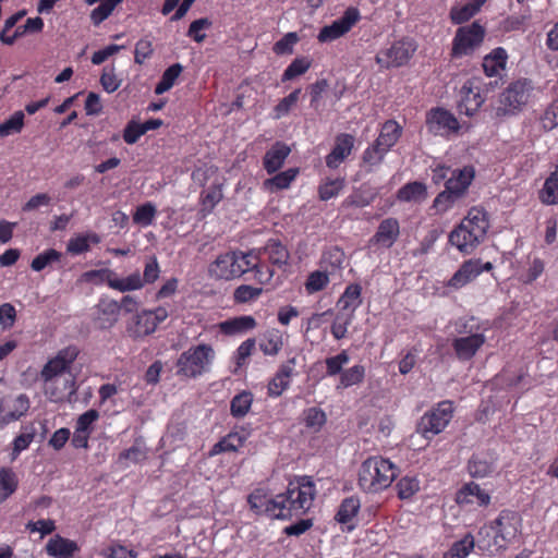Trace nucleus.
Here are the masks:
<instances>
[{
	"mask_svg": "<svg viewBox=\"0 0 558 558\" xmlns=\"http://www.w3.org/2000/svg\"><path fill=\"white\" fill-rule=\"evenodd\" d=\"M398 475L397 466L379 456L366 459L359 471V485L367 493L380 492L391 485Z\"/></svg>",
	"mask_w": 558,
	"mask_h": 558,
	"instance_id": "1",
	"label": "nucleus"
},
{
	"mask_svg": "<svg viewBox=\"0 0 558 558\" xmlns=\"http://www.w3.org/2000/svg\"><path fill=\"white\" fill-rule=\"evenodd\" d=\"M282 497V512H289L287 519L308 511L316 496V485L310 476H299L289 483L287 492L279 494Z\"/></svg>",
	"mask_w": 558,
	"mask_h": 558,
	"instance_id": "2",
	"label": "nucleus"
},
{
	"mask_svg": "<svg viewBox=\"0 0 558 558\" xmlns=\"http://www.w3.org/2000/svg\"><path fill=\"white\" fill-rule=\"evenodd\" d=\"M216 353L210 344L201 343L181 353L175 366L177 374L184 378H197L210 369Z\"/></svg>",
	"mask_w": 558,
	"mask_h": 558,
	"instance_id": "3",
	"label": "nucleus"
},
{
	"mask_svg": "<svg viewBox=\"0 0 558 558\" xmlns=\"http://www.w3.org/2000/svg\"><path fill=\"white\" fill-rule=\"evenodd\" d=\"M517 535V526L509 515L500 514L489 524L482 526L477 533V546L483 550H499Z\"/></svg>",
	"mask_w": 558,
	"mask_h": 558,
	"instance_id": "4",
	"label": "nucleus"
},
{
	"mask_svg": "<svg viewBox=\"0 0 558 558\" xmlns=\"http://www.w3.org/2000/svg\"><path fill=\"white\" fill-rule=\"evenodd\" d=\"M533 87L527 80L511 83L500 95L496 116L504 117L520 111L529 101Z\"/></svg>",
	"mask_w": 558,
	"mask_h": 558,
	"instance_id": "5",
	"label": "nucleus"
},
{
	"mask_svg": "<svg viewBox=\"0 0 558 558\" xmlns=\"http://www.w3.org/2000/svg\"><path fill=\"white\" fill-rule=\"evenodd\" d=\"M453 403L441 401L430 411L426 412L417 424V432L426 439L440 434L453 416Z\"/></svg>",
	"mask_w": 558,
	"mask_h": 558,
	"instance_id": "6",
	"label": "nucleus"
},
{
	"mask_svg": "<svg viewBox=\"0 0 558 558\" xmlns=\"http://www.w3.org/2000/svg\"><path fill=\"white\" fill-rule=\"evenodd\" d=\"M168 317V311L159 306L136 313L126 324V332L132 339H142L154 333L160 323Z\"/></svg>",
	"mask_w": 558,
	"mask_h": 558,
	"instance_id": "7",
	"label": "nucleus"
},
{
	"mask_svg": "<svg viewBox=\"0 0 558 558\" xmlns=\"http://www.w3.org/2000/svg\"><path fill=\"white\" fill-rule=\"evenodd\" d=\"M78 350L76 347L70 345L60 350L57 355L50 359L43 367L39 379L45 383H51L56 378H60L71 374V365L76 360Z\"/></svg>",
	"mask_w": 558,
	"mask_h": 558,
	"instance_id": "8",
	"label": "nucleus"
},
{
	"mask_svg": "<svg viewBox=\"0 0 558 558\" xmlns=\"http://www.w3.org/2000/svg\"><path fill=\"white\" fill-rule=\"evenodd\" d=\"M485 29L477 22L458 28L452 41V57L471 54L483 41Z\"/></svg>",
	"mask_w": 558,
	"mask_h": 558,
	"instance_id": "9",
	"label": "nucleus"
},
{
	"mask_svg": "<svg viewBox=\"0 0 558 558\" xmlns=\"http://www.w3.org/2000/svg\"><path fill=\"white\" fill-rule=\"evenodd\" d=\"M416 45L410 39H402L376 54V62L383 68L401 66L412 58Z\"/></svg>",
	"mask_w": 558,
	"mask_h": 558,
	"instance_id": "10",
	"label": "nucleus"
},
{
	"mask_svg": "<svg viewBox=\"0 0 558 558\" xmlns=\"http://www.w3.org/2000/svg\"><path fill=\"white\" fill-rule=\"evenodd\" d=\"M282 497L277 495L274 498H268L264 489H255L247 497V502L251 509L257 514H266L272 519L287 520L289 512H282Z\"/></svg>",
	"mask_w": 558,
	"mask_h": 558,
	"instance_id": "11",
	"label": "nucleus"
},
{
	"mask_svg": "<svg viewBox=\"0 0 558 558\" xmlns=\"http://www.w3.org/2000/svg\"><path fill=\"white\" fill-rule=\"evenodd\" d=\"M426 125L430 133L444 137L457 134L460 129L457 118L444 108L430 109L426 116Z\"/></svg>",
	"mask_w": 558,
	"mask_h": 558,
	"instance_id": "12",
	"label": "nucleus"
},
{
	"mask_svg": "<svg viewBox=\"0 0 558 558\" xmlns=\"http://www.w3.org/2000/svg\"><path fill=\"white\" fill-rule=\"evenodd\" d=\"M360 19L361 15L356 8H348L341 17L335 20L330 25H326L319 31L317 36L318 41L330 43L342 37L351 31Z\"/></svg>",
	"mask_w": 558,
	"mask_h": 558,
	"instance_id": "13",
	"label": "nucleus"
},
{
	"mask_svg": "<svg viewBox=\"0 0 558 558\" xmlns=\"http://www.w3.org/2000/svg\"><path fill=\"white\" fill-rule=\"evenodd\" d=\"M461 99L459 101V111L468 117L474 116L485 101L482 94V83L478 77L469 78L461 87Z\"/></svg>",
	"mask_w": 558,
	"mask_h": 558,
	"instance_id": "14",
	"label": "nucleus"
},
{
	"mask_svg": "<svg viewBox=\"0 0 558 558\" xmlns=\"http://www.w3.org/2000/svg\"><path fill=\"white\" fill-rule=\"evenodd\" d=\"M208 275L215 280H233L240 278L235 252H227L217 256L208 266Z\"/></svg>",
	"mask_w": 558,
	"mask_h": 558,
	"instance_id": "15",
	"label": "nucleus"
},
{
	"mask_svg": "<svg viewBox=\"0 0 558 558\" xmlns=\"http://www.w3.org/2000/svg\"><path fill=\"white\" fill-rule=\"evenodd\" d=\"M44 393L51 402L71 401V397L76 392V384L74 375L68 374L60 378L53 379L51 383L44 384Z\"/></svg>",
	"mask_w": 558,
	"mask_h": 558,
	"instance_id": "16",
	"label": "nucleus"
},
{
	"mask_svg": "<svg viewBox=\"0 0 558 558\" xmlns=\"http://www.w3.org/2000/svg\"><path fill=\"white\" fill-rule=\"evenodd\" d=\"M493 268L492 263H482L480 259H470L464 262L448 281V286L460 289L474 280L483 271H489Z\"/></svg>",
	"mask_w": 558,
	"mask_h": 558,
	"instance_id": "17",
	"label": "nucleus"
},
{
	"mask_svg": "<svg viewBox=\"0 0 558 558\" xmlns=\"http://www.w3.org/2000/svg\"><path fill=\"white\" fill-rule=\"evenodd\" d=\"M486 337L483 332L463 335L452 340V348L460 361L471 360L483 347Z\"/></svg>",
	"mask_w": 558,
	"mask_h": 558,
	"instance_id": "18",
	"label": "nucleus"
},
{
	"mask_svg": "<svg viewBox=\"0 0 558 558\" xmlns=\"http://www.w3.org/2000/svg\"><path fill=\"white\" fill-rule=\"evenodd\" d=\"M400 235V225L396 218L389 217L384 219L375 234L369 240L371 244L384 248H390Z\"/></svg>",
	"mask_w": 558,
	"mask_h": 558,
	"instance_id": "19",
	"label": "nucleus"
},
{
	"mask_svg": "<svg viewBox=\"0 0 558 558\" xmlns=\"http://www.w3.org/2000/svg\"><path fill=\"white\" fill-rule=\"evenodd\" d=\"M355 138L348 133H341L336 136L335 146L326 156V166L331 169L338 168L354 148Z\"/></svg>",
	"mask_w": 558,
	"mask_h": 558,
	"instance_id": "20",
	"label": "nucleus"
},
{
	"mask_svg": "<svg viewBox=\"0 0 558 558\" xmlns=\"http://www.w3.org/2000/svg\"><path fill=\"white\" fill-rule=\"evenodd\" d=\"M483 241V239L461 223L449 234V242L464 254H471Z\"/></svg>",
	"mask_w": 558,
	"mask_h": 558,
	"instance_id": "21",
	"label": "nucleus"
},
{
	"mask_svg": "<svg viewBox=\"0 0 558 558\" xmlns=\"http://www.w3.org/2000/svg\"><path fill=\"white\" fill-rule=\"evenodd\" d=\"M451 175L446 181V187L451 194L462 196L472 183L475 171L473 167L466 166L462 169L451 170Z\"/></svg>",
	"mask_w": 558,
	"mask_h": 558,
	"instance_id": "22",
	"label": "nucleus"
},
{
	"mask_svg": "<svg viewBox=\"0 0 558 558\" xmlns=\"http://www.w3.org/2000/svg\"><path fill=\"white\" fill-rule=\"evenodd\" d=\"M457 502L460 505L476 504L487 506L490 502L489 494L475 483L465 484L457 494Z\"/></svg>",
	"mask_w": 558,
	"mask_h": 558,
	"instance_id": "23",
	"label": "nucleus"
},
{
	"mask_svg": "<svg viewBox=\"0 0 558 558\" xmlns=\"http://www.w3.org/2000/svg\"><path fill=\"white\" fill-rule=\"evenodd\" d=\"M78 550L76 542L54 535L46 544V551L53 558H72Z\"/></svg>",
	"mask_w": 558,
	"mask_h": 558,
	"instance_id": "24",
	"label": "nucleus"
},
{
	"mask_svg": "<svg viewBox=\"0 0 558 558\" xmlns=\"http://www.w3.org/2000/svg\"><path fill=\"white\" fill-rule=\"evenodd\" d=\"M472 230L478 238L485 239L489 228L488 215L480 207H473L469 210L466 217L460 222Z\"/></svg>",
	"mask_w": 558,
	"mask_h": 558,
	"instance_id": "25",
	"label": "nucleus"
},
{
	"mask_svg": "<svg viewBox=\"0 0 558 558\" xmlns=\"http://www.w3.org/2000/svg\"><path fill=\"white\" fill-rule=\"evenodd\" d=\"M290 151L291 149L288 145L281 142H277L269 150H267L264 156L265 170L269 174L278 171L284 163V160L289 156Z\"/></svg>",
	"mask_w": 558,
	"mask_h": 558,
	"instance_id": "26",
	"label": "nucleus"
},
{
	"mask_svg": "<svg viewBox=\"0 0 558 558\" xmlns=\"http://www.w3.org/2000/svg\"><path fill=\"white\" fill-rule=\"evenodd\" d=\"M258 251H262V254L266 255L269 263L278 268L284 267L290 258L289 251L278 240H269L266 245Z\"/></svg>",
	"mask_w": 558,
	"mask_h": 558,
	"instance_id": "27",
	"label": "nucleus"
},
{
	"mask_svg": "<svg viewBox=\"0 0 558 558\" xmlns=\"http://www.w3.org/2000/svg\"><path fill=\"white\" fill-rule=\"evenodd\" d=\"M427 196L426 185L418 181L407 183L397 192V199L404 203H422Z\"/></svg>",
	"mask_w": 558,
	"mask_h": 558,
	"instance_id": "28",
	"label": "nucleus"
},
{
	"mask_svg": "<svg viewBox=\"0 0 558 558\" xmlns=\"http://www.w3.org/2000/svg\"><path fill=\"white\" fill-rule=\"evenodd\" d=\"M343 262V251L338 247H331L323 254L320 259V268L326 270L333 279H336L340 276Z\"/></svg>",
	"mask_w": 558,
	"mask_h": 558,
	"instance_id": "29",
	"label": "nucleus"
},
{
	"mask_svg": "<svg viewBox=\"0 0 558 558\" xmlns=\"http://www.w3.org/2000/svg\"><path fill=\"white\" fill-rule=\"evenodd\" d=\"M260 351L268 356H276L283 347V337L280 330L270 328L266 330L259 340Z\"/></svg>",
	"mask_w": 558,
	"mask_h": 558,
	"instance_id": "30",
	"label": "nucleus"
},
{
	"mask_svg": "<svg viewBox=\"0 0 558 558\" xmlns=\"http://www.w3.org/2000/svg\"><path fill=\"white\" fill-rule=\"evenodd\" d=\"M487 0H471L464 4H457L450 10V19L453 24H462L472 19Z\"/></svg>",
	"mask_w": 558,
	"mask_h": 558,
	"instance_id": "31",
	"label": "nucleus"
},
{
	"mask_svg": "<svg viewBox=\"0 0 558 558\" xmlns=\"http://www.w3.org/2000/svg\"><path fill=\"white\" fill-rule=\"evenodd\" d=\"M507 57V52L504 48L499 47L494 49L483 60L482 65L485 74L489 77L499 75L500 72L506 68Z\"/></svg>",
	"mask_w": 558,
	"mask_h": 558,
	"instance_id": "32",
	"label": "nucleus"
},
{
	"mask_svg": "<svg viewBox=\"0 0 558 558\" xmlns=\"http://www.w3.org/2000/svg\"><path fill=\"white\" fill-rule=\"evenodd\" d=\"M400 136L401 126L396 121L389 120L381 126L380 133L375 142L389 151L396 145Z\"/></svg>",
	"mask_w": 558,
	"mask_h": 558,
	"instance_id": "33",
	"label": "nucleus"
},
{
	"mask_svg": "<svg viewBox=\"0 0 558 558\" xmlns=\"http://www.w3.org/2000/svg\"><path fill=\"white\" fill-rule=\"evenodd\" d=\"M31 401L27 395L20 393L8 403V411L3 416L5 423L14 422L24 416L29 410Z\"/></svg>",
	"mask_w": 558,
	"mask_h": 558,
	"instance_id": "34",
	"label": "nucleus"
},
{
	"mask_svg": "<svg viewBox=\"0 0 558 558\" xmlns=\"http://www.w3.org/2000/svg\"><path fill=\"white\" fill-rule=\"evenodd\" d=\"M256 327V320L251 315L239 316L220 324V329L227 335L242 333Z\"/></svg>",
	"mask_w": 558,
	"mask_h": 558,
	"instance_id": "35",
	"label": "nucleus"
},
{
	"mask_svg": "<svg viewBox=\"0 0 558 558\" xmlns=\"http://www.w3.org/2000/svg\"><path fill=\"white\" fill-rule=\"evenodd\" d=\"M362 288L357 283H351L345 289L340 299L338 300V306L342 310H348L353 313L362 304Z\"/></svg>",
	"mask_w": 558,
	"mask_h": 558,
	"instance_id": "36",
	"label": "nucleus"
},
{
	"mask_svg": "<svg viewBox=\"0 0 558 558\" xmlns=\"http://www.w3.org/2000/svg\"><path fill=\"white\" fill-rule=\"evenodd\" d=\"M100 236L95 232L78 234L71 238L66 244V251L73 255H80L89 251V244H98Z\"/></svg>",
	"mask_w": 558,
	"mask_h": 558,
	"instance_id": "37",
	"label": "nucleus"
},
{
	"mask_svg": "<svg viewBox=\"0 0 558 558\" xmlns=\"http://www.w3.org/2000/svg\"><path fill=\"white\" fill-rule=\"evenodd\" d=\"M355 313L340 308L331 325V335L336 340L343 339L347 336L348 328L352 324Z\"/></svg>",
	"mask_w": 558,
	"mask_h": 558,
	"instance_id": "38",
	"label": "nucleus"
},
{
	"mask_svg": "<svg viewBox=\"0 0 558 558\" xmlns=\"http://www.w3.org/2000/svg\"><path fill=\"white\" fill-rule=\"evenodd\" d=\"M16 473L10 468L0 469V501L9 498L17 488Z\"/></svg>",
	"mask_w": 558,
	"mask_h": 558,
	"instance_id": "39",
	"label": "nucleus"
},
{
	"mask_svg": "<svg viewBox=\"0 0 558 558\" xmlns=\"http://www.w3.org/2000/svg\"><path fill=\"white\" fill-rule=\"evenodd\" d=\"M333 278L324 269L312 271L305 282V290L313 294L324 290Z\"/></svg>",
	"mask_w": 558,
	"mask_h": 558,
	"instance_id": "40",
	"label": "nucleus"
},
{
	"mask_svg": "<svg viewBox=\"0 0 558 558\" xmlns=\"http://www.w3.org/2000/svg\"><path fill=\"white\" fill-rule=\"evenodd\" d=\"M361 504L356 497L345 498L339 506L336 519L342 524L350 523L357 514Z\"/></svg>",
	"mask_w": 558,
	"mask_h": 558,
	"instance_id": "41",
	"label": "nucleus"
},
{
	"mask_svg": "<svg viewBox=\"0 0 558 558\" xmlns=\"http://www.w3.org/2000/svg\"><path fill=\"white\" fill-rule=\"evenodd\" d=\"M144 288L142 276L138 271L129 275L125 278H120L117 274L114 276V282L112 289L121 293L141 290Z\"/></svg>",
	"mask_w": 558,
	"mask_h": 558,
	"instance_id": "42",
	"label": "nucleus"
},
{
	"mask_svg": "<svg viewBox=\"0 0 558 558\" xmlns=\"http://www.w3.org/2000/svg\"><path fill=\"white\" fill-rule=\"evenodd\" d=\"M475 546V539L472 534H466L462 539L452 544L451 548L445 554L444 558H466Z\"/></svg>",
	"mask_w": 558,
	"mask_h": 558,
	"instance_id": "43",
	"label": "nucleus"
},
{
	"mask_svg": "<svg viewBox=\"0 0 558 558\" xmlns=\"http://www.w3.org/2000/svg\"><path fill=\"white\" fill-rule=\"evenodd\" d=\"M116 271L109 268L94 269L84 272L81 277L82 281L90 282L94 284H102L106 283L109 288L112 289V284L114 282Z\"/></svg>",
	"mask_w": 558,
	"mask_h": 558,
	"instance_id": "44",
	"label": "nucleus"
},
{
	"mask_svg": "<svg viewBox=\"0 0 558 558\" xmlns=\"http://www.w3.org/2000/svg\"><path fill=\"white\" fill-rule=\"evenodd\" d=\"M183 71V66L180 63H174L169 66L162 74L160 81L155 87V93L161 95L168 92L175 83L177 78Z\"/></svg>",
	"mask_w": 558,
	"mask_h": 558,
	"instance_id": "45",
	"label": "nucleus"
},
{
	"mask_svg": "<svg viewBox=\"0 0 558 558\" xmlns=\"http://www.w3.org/2000/svg\"><path fill=\"white\" fill-rule=\"evenodd\" d=\"M365 367L363 365H354L341 373L337 389L349 388L359 385L364 380Z\"/></svg>",
	"mask_w": 558,
	"mask_h": 558,
	"instance_id": "46",
	"label": "nucleus"
},
{
	"mask_svg": "<svg viewBox=\"0 0 558 558\" xmlns=\"http://www.w3.org/2000/svg\"><path fill=\"white\" fill-rule=\"evenodd\" d=\"M253 396L248 391H242L235 395L230 404V412L234 417H243L252 407Z\"/></svg>",
	"mask_w": 558,
	"mask_h": 558,
	"instance_id": "47",
	"label": "nucleus"
},
{
	"mask_svg": "<svg viewBox=\"0 0 558 558\" xmlns=\"http://www.w3.org/2000/svg\"><path fill=\"white\" fill-rule=\"evenodd\" d=\"M298 169H288L286 171L277 173L275 177L267 179L264 185L269 191H278L287 189L291 182L296 178Z\"/></svg>",
	"mask_w": 558,
	"mask_h": 558,
	"instance_id": "48",
	"label": "nucleus"
},
{
	"mask_svg": "<svg viewBox=\"0 0 558 558\" xmlns=\"http://www.w3.org/2000/svg\"><path fill=\"white\" fill-rule=\"evenodd\" d=\"M62 254L54 250L48 248L39 253L36 257L33 258L31 263V268L34 271H41L46 267L53 265L54 263L60 262Z\"/></svg>",
	"mask_w": 558,
	"mask_h": 558,
	"instance_id": "49",
	"label": "nucleus"
},
{
	"mask_svg": "<svg viewBox=\"0 0 558 558\" xmlns=\"http://www.w3.org/2000/svg\"><path fill=\"white\" fill-rule=\"evenodd\" d=\"M236 255V264L240 268V277L246 272H252L257 265V258L262 255V251L252 250L248 252L234 251Z\"/></svg>",
	"mask_w": 558,
	"mask_h": 558,
	"instance_id": "50",
	"label": "nucleus"
},
{
	"mask_svg": "<svg viewBox=\"0 0 558 558\" xmlns=\"http://www.w3.org/2000/svg\"><path fill=\"white\" fill-rule=\"evenodd\" d=\"M303 421L307 428L318 432L326 423V414L319 408H308L303 412Z\"/></svg>",
	"mask_w": 558,
	"mask_h": 558,
	"instance_id": "51",
	"label": "nucleus"
},
{
	"mask_svg": "<svg viewBox=\"0 0 558 558\" xmlns=\"http://www.w3.org/2000/svg\"><path fill=\"white\" fill-rule=\"evenodd\" d=\"M375 197V194L369 193V190L360 189L350 194L343 202L342 206L345 208L356 207L362 208L368 206Z\"/></svg>",
	"mask_w": 558,
	"mask_h": 558,
	"instance_id": "52",
	"label": "nucleus"
},
{
	"mask_svg": "<svg viewBox=\"0 0 558 558\" xmlns=\"http://www.w3.org/2000/svg\"><path fill=\"white\" fill-rule=\"evenodd\" d=\"M344 187L343 179H327L318 187L319 198L322 201H329L339 195Z\"/></svg>",
	"mask_w": 558,
	"mask_h": 558,
	"instance_id": "53",
	"label": "nucleus"
},
{
	"mask_svg": "<svg viewBox=\"0 0 558 558\" xmlns=\"http://www.w3.org/2000/svg\"><path fill=\"white\" fill-rule=\"evenodd\" d=\"M542 199L546 204H558V167L546 179L542 192Z\"/></svg>",
	"mask_w": 558,
	"mask_h": 558,
	"instance_id": "54",
	"label": "nucleus"
},
{
	"mask_svg": "<svg viewBox=\"0 0 558 558\" xmlns=\"http://www.w3.org/2000/svg\"><path fill=\"white\" fill-rule=\"evenodd\" d=\"M301 94V89H294L287 97L282 98L278 105L274 108L272 118L279 120L286 117L290 110L296 105L299 97Z\"/></svg>",
	"mask_w": 558,
	"mask_h": 558,
	"instance_id": "55",
	"label": "nucleus"
},
{
	"mask_svg": "<svg viewBox=\"0 0 558 558\" xmlns=\"http://www.w3.org/2000/svg\"><path fill=\"white\" fill-rule=\"evenodd\" d=\"M350 361V356L345 350H342L339 354L335 356L327 357L325 360L326 364V375L328 377H332L336 375H340L343 372V366L348 364Z\"/></svg>",
	"mask_w": 558,
	"mask_h": 558,
	"instance_id": "56",
	"label": "nucleus"
},
{
	"mask_svg": "<svg viewBox=\"0 0 558 558\" xmlns=\"http://www.w3.org/2000/svg\"><path fill=\"white\" fill-rule=\"evenodd\" d=\"M24 125V113L14 112L8 120L0 124V137H7L20 133Z\"/></svg>",
	"mask_w": 558,
	"mask_h": 558,
	"instance_id": "57",
	"label": "nucleus"
},
{
	"mask_svg": "<svg viewBox=\"0 0 558 558\" xmlns=\"http://www.w3.org/2000/svg\"><path fill=\"white\" fill-rule=\"evenodd\" d=\"M310 68L311 61L307 58H296L284 70L281 80L282 82L291 81L296 76L304 74Z\"/></svg>",
	"mask_w": 558,
	"mask_h": 558,
	"instance_id": "58",
	"label": "nucleus"
},
{
	"mask_svg": "<svg viewBox=\"0 0 558 558\" xmlns=\"http://www.w3.org/2000/svg\"><path fill=\"white\" fill-rule=\"evenodd\" d=\"M388 151L376 142L368 146L363 153V162L369 166V171L379 166Z\"/></svg>",
	"mask_w": 558,
	"mask_h": 558,
	"instance_id": "59",
	"label": "nucleus"
},
{
	"mask_svg": "<svg viewBox=\"0 0 558 558\" xmlns=\"http://www.w3.org/2000/svg\"><path fill=\"white\" fill-rule=\"evenodd\" d=\"M156 214L157 209L155 205L146 203L136 208L133 215V221L143 227H148L153 223Z\"/></svg>",
	"mask_w": 558,
	"mask_h": 558,
	"instance_id": "60",
	"label": "nucleus"
},
{
	"mask_svg": "<svg viewBox=\"0 0 558 558\" xmlns=\"http://www.w3.org/2000/svg\"><path fill=\"white\" fill-rule=\"evenodd\" d=\"M262 293V288L241 284L234 290L233 298L236 303H248L258 299Z\"/></svg>",
	"mask_w": 558,
	"mask_h": 558,
	"instance_id": "61",
	"label": "nucleus"
},
{
	"mask_svg": "<svg viewBox=\"0 0 558 558\" xmlns=\"http://www.w3.org/2000/svg\"><path fill=\"white\" fill-rule=\"evenodd\" d=\"M242 445V438L238 434H229L227 437L217 442L211 450L213 454L221 452L236 451Z\"/></svg>",
	"mask_w": 558,
	"mask_h": 558,
	"instance_id": "62",
	"label": "nucleus"
},
{
	"mask_svg": "<svg viewBox=\"0 0 558 558\" xmlns=\"http://www.w3.org/2000/svg\"><path fill=\"white\" fill-rule=\"evenodd\" d=\"M420 489V483L415 477L404 476L397 483L398 496L401 499L411 498Z\"/></svg>",
	"mask_w": 558,
	"mask_h": 558,
	"instance_id": "63",
	"label": "nucleus"
},
{
	"mask_svg": "<svg viewBox=\"0 0 558 558\" xmlns=\"http://www.w3.org/2000/svg\"><path fill=\"white\" fill-rule=\"evenodd\" d=\"M541 124L545 131H551L558 126V100L553 101L541 117Z\"/></svg>",
	"mask_w": 558,
	"mask_h": 558,
	"instance_id": "64",
	"label": "nucleus"
}]
</instances>
